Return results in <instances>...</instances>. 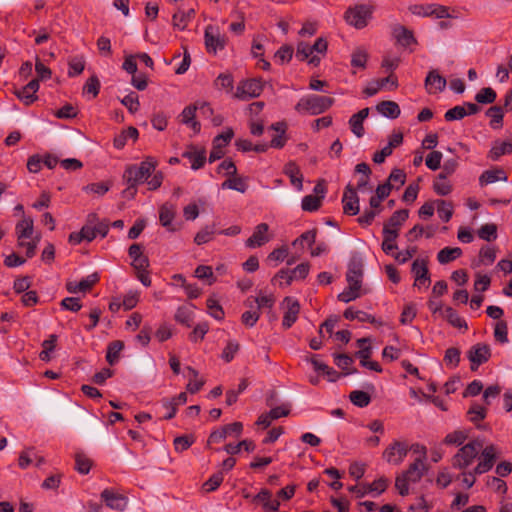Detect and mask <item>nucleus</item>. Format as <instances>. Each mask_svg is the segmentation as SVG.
Here are the masks:
<instances>
[{"label": "nucleus", "instance_id": "nucleus-1", "mask_svg": "<svg viewBox=\"0 0 512 512\" xmlns=\"http://www.w3.org/2000/svg\"><path fill=\"white\" fill-rule=\"evenodd\" d=\"M157 161L153 157H147L139 165L126 167L122 179L124 183H131L134 186L144 183L154 173Z\"/></svg>", "mask_w": 512, "mask_h": 512}, {"label": "nucleus", "instance_id": "nucleus-2", "mask_svg": "<svg viewBox=\"0 0 512 512\" xmlns=\"http://www.w3.org/2000/svg\"><path fill=\"white\" fill-rule=\"evenodd\" d=\"M426 470L423 458H416L406 471L398 475L395 479V487L401 496L409 493V483H417L421 480Z\"/></svg>", "mask_w": 512, "mask_h": 512}, {"label": "nucleus", "instance_id": "nucleus-3", "mask_svg": "<svg viewBox=\"0 0 512 512\" xmlns=\"http://www.w3.org/2000/svg\"><path fill=\"white\" fill-rule=\"evenodd\" d=\"M333 104L334 99L331 97L312 94L302 97L295 105V110L301 114L318 115L328 110Z\"/></svg>", "mask_w": 512, "mask_h": 512}, {"label": "nucleus", "instance_id": "nucleus-4", "mask_svg": "<svg viewBox=\"0 0 512 512\" xmlns=\"http://www.w3.org/2000/svg\"><path fill=\"white\" fill-rule=\"evenodd\" d=\"M482 448L483 442L481 440L475 439L470 441L453 456L452 466L460 470L466 469L474 462Z\"/></svg>", "mask_w": 512, "mask_h": 512}, {"label": "nucleus", "instance_id": "nucleus-5", "mask_svg": "<svg viewBox=\"0 0 512 512\" xmlns=\"http://www.w3.org/2000/svg\"><path fill=\"white\" fill-rule=\"evenodd\" d=\"M373 9L368 5H356L346 10L344 18L346 22L355 27L356 29H362L367 26L368 21L371 19Z\"/></svg>", "mask_w": 512, "mask_h": 512}, {"label": "nucleus", "instance_id": "nucleus-6", "mask_svg": "<svg viewBox=\"0 0 512 512\" xmlns=\"http://www.w3.org/2000/svg\"><path fill=\"white\" fill-rule=\"evenodd\" d=\"M409 446L406 442L394 441L383 451V459L392 465H400L407 453Z\"/></svg>", "mask_w": 512, "mask_h": 512}, {"label": "nucleus", "instance_id": "nucleus-7", "mask_svg": "<svg viewBox=\"0 0 512 512\" xmlns=\"http://www.w3.org/2000/svg\"><path fill=\"white\" fill-rule=\"evenodd\" d=\"M263 91V84L260 79H249L239 83L235 97L240 100H248L258 97Z\"/></svg>", "mask_w": 512, "mask_h": 512}, {"label": "nucleus", "instance_id": "nucleus-8", "mask_svg": "<svg viewBox=\"0 0 512 512\" xmlns=\"http://www.w3.org/2000/svg\"><path fill=\"white\" fill-rule=\"evenodd\" d=\"M467 357L471 362V370L476 371L480 365L486 363L490 359V347L484 343H477L469 349Z\"/></svg>", "mask_w": 512, "mask_h": 512}, {"label": "nucleus", "instance_id": "nucleus-9", "mask_svg": "<svg viewBox=\"0 0 512 512\" xmlns=\"http://www.w3.org/2000/svg\"><path fill=\"white\" fill-rule=\"evenodd\" d=\"M243 424L241 422H234L225 426H222L212 431L207 440V446L209 447L213 443H220L225 440L228 435L239 436L242 433Z\"/></svg>", "mask_w": 512, "mask_h": 512}, {"label": "nucleus", "instance_id": "nucleus-10", "mask_svg": "<svg viewBox=\"0 0 512 512\" xmlns=\"http://www.w3.org/2000/svg\"><path fill=\"white\" fill-rule=\"evenodd\" d=\"M480 461L473 469L474 474L481 475L492 469L497 459V448L494 445H488L481 449Z\"/></svg>", "mask_w": 512, "mask_h": 512}, {"label": "nucleus", "instance_id": "nucleus-11", "mask_svg": "<svg viewBox=\"0 0 512 512\" xmlns=\"http://www.w3.org/2000/svg\"><path fill=\"white\" fill-rule=\"evenodd\" d=\"M176 213V205L169 202L162 204L159 209L160 224L169 232H176L180 229V225L173 223Z\"/></svg>", "mask_w": 512, "mask_h": 512}, {"label": "nucleus", "instance_id": "nucleus-12", "mask_svg": "<svg viewBox=\"0 0 512 512\" xmlns=\"http://www.w3.org/2000/svg\"><path fill=\"white\" fill-rule=\"evenodd\" d=\"M282 305H285L286 307L283 315L282 327L284 330H287L297 321L300 313V304L298 300L287 296L284 298Z\"/></svg>", "mask_w": 512, "mask_h": 512}, {"label": "nucleus", "instance_id": "nucleus-13", "mask_svg": "<svg viewBox=\"0 0 512 512\" xmlns=\"http://www.w3.org/2000/svg\"><path fill=\"white\" fill-rule=\"evenodd\" d=\"M411 271L415 276L414 286L421 288L422 286L428 287L431 280L430 274L425 260L416 259L412 263Z\"/></svg>", "mask_w": 512, "mask_h": 512}, {"label": "nucleus", "instance_id": "nucleus-14", "mask_svg": "<svg viewBox=\"0 0 512 512\" xmlns=\"http://www.w3.org/2000/svg\"><path fill=\"white\" fill-rule=\"evenodd\" d=\"M356 190L351 184H348L345 188L342 203L343 211L347 215L354 216L359 213V197Z\"/></svg>", "mask_w": 512, "mask_h": 512}, {"label": "nucleus", "instance_id": "nucleus-15", "mask_svg": "<svg viewBox=\"0 0 512 512\" xmlns=\"http://www.w3.org/2000/svg\"><path fill=\"white\" fill-rule=\"evenodd\" d=\"M101 499L109 508L117 511H124L128 504L127 497L111 489H104L101 493Z\"/></svg>", "mask_w": 512, "mask_h": 512}, {"label": "nucleus", "instance_id": "nucleus-16", "mask_svg": "<svg viewBox=\"0 0 512 512\" xmlns=\"http://www.w3.org/2000/svg\"><path fill=\"white\" fill-rule=\"evenodd\" d=\"M225 37L221 36L212 26L205 29V45L208 52L216 53L225 47Z\"/></svg>", "mask_w": 512, "mask_h": 512}, {"label": "nucleus", "instance_id": "nucleus-17", "mask_svg": "<svg viewBox=\"0 0 512 512\" xmlns=\"http://www.w3.org/2000/svg\"><path fill=\"white\" fill-rule=\"evenodd\" d=\"M363 278V263L361 259L352 258L348 264L346 280L349 285L361 287Z\"/></svg>", "mask_w": 512, "mask_h": 512}, {"label": "nucleus", "instance_id": "nucleus-18", "mask_svg": "<svg viewBox=\"0 0 512 512\" xmlns=\"http://www.w3.org/2000/svg\"><path fill=\"white\" fill-rule=\"evenodd\" d=\"M446 84V79L437 70L429 71L425 78V89L428 94H437L444 91Z\"/></svg>", "mask_w": 512, "mask_h": 512}, {"label": "nucleus", "instance_id": "nucleus-19", "mask_svg": "<svg viewBox=\"0 0 512 512\" xmlns=\"http://www.w3.org/2000/svg\"><path fill=\"white\" fill-rule=\"evenodd\" d=\"M269 226L266 223H260L255 227L251 237L246 240V246L249 248L261 247L269 242Z\"/></svg>", "mask_w": 512, "mask_h": 512}, {"label": "nucleus", "instance_id": "nucleus-20", "mask_svg": "<svg viewBox=\"0 0 512 512\" xmlns=\"http://www.w3.org/2000/svg\"><path fill=\"white\" fill-rule=\"evenodd\" d=\"M183 158H187L191 162V168L198 170L202 168L206 162L205 149H197V147L190 145L182 154Z\"/></svg>", "mask_w": 512, "mask_h": 512}, {"label": "nucleus", "instance_id": "nucleus-21", "mask_svg": "<svg viewBox=\"0 0 512 512\" xmlns=\"http://www.w3.org/2000/svg\"><path fill=\"white\" fill-rule=\"evenodd\" d=\"M392 34L397 43L403 47L417 43L413 32L402 25H395L392 29Z\"/></svg>", "mask_w": 512, "mask_h": 512}, {"label": "nucleus", "instance_id": "nucleus-22", "mask_svg": "<svg viewBox=\"0 0 512 512\" xmlns=\"http://www.w3.org/2000/svg\"><path fill=\"white\" fill-rule=\"evenodd\" d=\"M270 129L276 131L278 134L271 139L269 146L277 149L283 148L287 141L285 136L287 124L283 121L276 122L270 126Z\"/></svg>", "mask_w": 512, "mask_h": 512}, {"label": "nucleus", "instance_id": "nucleus-23", "mask_svg": "<svg viewBox=\"0 0 512 512\" xmlns=\"http://www.w3.org/2000/svg\"><path fill=\"white\" fill-rule=\"evenodd\" d=\"M196 111V105L186 106L180 114V117L183 124L190 126L195 133H199L201 124L195 120Z\"/></svg>", "mask_w": 512, "mask_h": 512}, {"label": "nucleus", "instance_id": "nucleus-24", "mask_svg": "<svg viewBox=\"0 0 512 512\" xmlns=\"http://www.w3.org/2000/svg\"><path fill=\"white\" fill-rule=\"evenodd\" d=\"M512 153V141H495L488 153V158L497 161L501 156Z\"/></svg>", "mask_w": 512, "mask_h": 512}, {"label": "nucleus", "instance_id": "nucleus-25", "mask_svg": "<svg viewBox=\"0 0 512 512\" xmlns=\"http://www.w3.org/2000/svg\"><path fill=\"white\" fill-rule=\"evenodd\" d=\"M376 110L390 119L398 118L401 113L399 105L394 101H381L376 105Z\"/></svg>", "mask_w": 512, "mask_h": 512}, {"label": "nucleus", "instance_id": "nucleus-26", "mask_svg": "<svg viewBox=\"0 0 512 512\" xmlns=\"http://www.w3.org/2000/svg\"><path fill=\"white\" fill-rule=\"evenodd\" d=\"M15 231L18 241L31 238L34 231L33 219L31 217H24L17 223Z\"/></svg>", "mask_w": 512, "mask_h": 512}, {"label": "nucleus", "instance_id": "nucleus-27", "mask_svg": "<svg viewBox=\"0 0 512 512\" xmlns=\"http://www.w3.org/2000/svg\"><path fill=\"white\" fill-rule=\"evenodd\" d=\"M344 317L348 320L357 319L360 322H368L375 325H382V322L378 321L373 315L368 314L364 311L354 310L352 307H349L344 311Z\"/></svg>", "mask_w": 512, "mask_h": 512}, {"label": "nucleus", "instance_id": "nucleus-28", "mask_svg": "<svg viewBox=\"0 0 512 512\" xmlns=\"http://www.w3.org/2000/svg\"><path fill=\"white\" fill-rule=\"evenodd\" d=\"M497 181H507V175L503 169L486 170L479 177V183L481 186L492 184Z\"/></svg>", "mask_w": 512, "mask_h": 512}, {"label": "nucleus", "instance_id": "nucleus-29", "mask_svg": "<svg viewBox=\"0 0 512 512\" xmlns=\"http://www.w3.org/2000/svg\"><path fill=\"white\" fill-rule=\"evenodd\" d=\"M284 173L290 178L292 185H294L298 190H302L303 177L295 162H288L284 167Z\"/></svg>", "mask_w": 512, "mask_h": 512}, {"label": "nucleus", "instance_id": "nucleus-30", "mask_svg": "<svg viewBox=\"0 0 512 512\" xmlns=\"http://www.w3.org/2000/svg\"><path fill=\"white\" fill-rule=\"evenodd\" d=\"M124 349V342L121 340H114L107 346L106 361L111 365L118 363L120 353Z\"/></svg>", "mask_w": 512, "mask_h": 512}, {"label": "nucleus", "instance_id": "nucleus-31", "mask_svg": "<svg viewBox=\"0 0 512 512\" xmlns=\"http://www.w3.org/2000/svg\"><path fill=\"white\" fill-rule=\"evenodd\" d=\"M356 357H358L360 359V364L363 366V367H366L370 370H373L375 372H381L382 371V368L381 366L375 362V361H370V356H371V347L367 346V347H364L362 349H360L358 352H356Z\"/></svg>", "mask_w": 512, "mask_h": 512}, {"label": "nucleus", "instance_id": "nucleus-32", "mask_svg": "<svg viewBox=\"0 0 512 512\" xmlns=\"http://www.w3.org/2000/svg\"><path fill=\"white\" fill-rule=\"evenodd\" d=\"M138 136V130L133 126H130L126 130L122 131L121 134L114 138V147L117 149H122L126 145L128 139L136 141L138 139Z\"/></svg>", "mask_w": 512, "mask_h": 512}, {"label": "nucleus", "instance_id": "nucleus-33", "mask_svg": "<svg viewBox=\"0 0 512 512\" xmlns=\"http://www.w3.org/2000/svg\"><path fill=\"white\" fill-rule=\"evenodd\" d=\"M195 10L189 9L188 11H178L173 15V25L174 27L184 30L188 23L194 18Z\"/></svg>", "mask_w": 512, "mask_h": 512}, {"label": "nucleus", "instance_id": "nucleus-34", "mask_svg": "<svg viewBox=\"0 0 512 512\" xmlns=\"http://www.w3.org/2000/svg\"><path fill=\"white\" fill-rule=\"evenodd\" d=\"M462 255V250L459 247H445L437 254V260L441 264H447Z\"/></svg>", "mask_w": 512, "mask_h": 512}, {"label": "nucleus", "instance_id": "nucleus-35", "mask_svg": "<svg viewBox=\"0 0 512 512\" xmlns=\"http://www.w3.org/2000/svg\"><path fill=\"white\" fill-rule=\"evenodd\" d=\"M469 420L476 425L477 428H481V426L478 424L479 421L486 418L487 415V409L483 407L482 405L474 402L470 406L468 412H467Z\"/></svg>", "mask_w": 512, "mask_h": 512}, {"label": "nucleus", "instance_id": "nucleus-36", "mask_svg": "<svg viewBox=\"0 0 512 512\" xmlns=\"http://www.w3.org/2000/svg\"><path fill=\"white\" fill-rule=\"evenodd\" d=\"M216 234L215 225H206L194 237V242L197 245H203L210 242Z\"/></svg>", "mask_w": 512, "mask_h": 512}, {"label": "nucleus", "instance_id": "nucleus-37", "mask_svg": "<svg viewBox=\"0 0 512 512\" xmlns=\"http://www.w3.org/2000/svg\"><path fill=\"white\" fill-rule=\"evenodd\" d=\"M486 115L491 117L490 126L493 129L502 127L504 112L501 106H492L486 111Z\"/></svg>", "mask_w": 512, "mask_h": 512}, {"label": "nucleus", "instance_id": "nucleus-38", "mask_svg": "<svg viewBox=\"0 0 512 512\" xmlns=\"http://www.w3.org/2000/svg\"><path fill=\"white\" fill-rule=\"evenodd\" d=\"M244 448L247 452H252L255 449V444L252 440H242L238 444H227L224 447V451L227 452L230 455H234L240 452V450Z\"/></svg>", "mask_w": 512, "mask_h": 512}, {"label": "nucleus", "instance_id": "nucleus-39", "mask_svg": "<svg viewBox=\"0 0 512 512\" xmlns=\"http://www.w3.org/2000/svg\"><path fill=\"white\" fill-rule=\"evenodd\" d=\"M221 187H222V189H231V190H236L238 192L244 193L247 190L248 185H247L245 179H243L241 177L234 176L233 178H228L227 180H225L221 184Z\"/></svg>", "mask_w": 512, "mask_h": 512}, {"label": "nucleus", "instance_id": "nucleus-40", "mask_svg": "<svg viewBox=\"0 0 512 512\" xmlns=\"http://www.w3.org/2000/svg\"><path fill=\"white\" fill-rule=\"evenodd\" d=\"M350 401L357 407H367L371 402V397L367 392L354 390L349 395Z\"/></svg>", "mask_w": 512, "mask_h": 512}, {"label": "nucleus", "instance_id": "nucleus-41", "mask_svg": "<svg viewBox=\"0 0 512 512\" xmlns=\"http://www.w3.org/2000/svg\"><path fill=\"white\" fill-rule=\"evenodd\" d=\"M434 191L441 196H446L452 191V186L444 175H438L433 183Z\"/></svg>", "mask_w": 512, "mask_h": 512}, {"label": "nucleus", "instance_id": "nucleus-42", "mask_svg": "<svg viewBox=\"0 0 512 512\" xmlns=\"http://www.w3.org/2000/svg\"><path fill=\"white\" fill-rule=\"evenodd\" d=\"M409 216V211L406 209L395 211L392 216L389 218L387 223L384 225H389L390 228L399 229V227L406 221Z\"/></svg>", "mask_w": 512, "mask_h": 512}, {"label": "nucleus", "instance_id": "nucleus-43", "mask_svg": "<svg viewBox=\"0 0 512 512\" xmlns=\"http://www.w3.org/2000/svg\"><path fill=\"white\" fill-rule=\"evenodd\" d=\"M496 97L497 94L491 87H485L475 95V100L479 104H492Z\"/></svg>", "mask_w": 512, "mask_h": 512}, {"label": "nucleus", "instance_id": "nucleus-44", "mask_svg": "<svg viewBox=\"0 0 512 512\" xmlns=\"http://www.w3.org/2000/svg\"><path fill=\"white\" fill-rule=\"evenodd\" d=\"M478 237L485 241H493L497 238V226L493 223L484 224L477 232Z\"/></svg>", "mask_w": 512, "mask_h": 512}, {"label": "nucleus", "instance_id": "nucleus-45", "mask_svg": "<svg viewBox=\"0 0 512 512\" xmlns=\"http://www.w3.org/2000/svg\"><path fill=\"white\" fill-rule=\"evenodd\" d=\"M444 313L445 318L453 327L465 329L468 328L466 321L463 318H461L453 308L447 307Z\"/></svg>", "mask_w": 512, "mask_h": 512}, {"label": "nucleus", "instance_id": "nucleus-46", "mask_svg": "<svg viewBox=\"0 0 512 512\" xmlns=\"http://www.w3.org/2000/svg\"><path fill=\"white\" fill-rule=\"evenodd\" d=\"M187 370L189 373L188 376L190 377L187 390L192 394L197 393L203 387L204 380H197L198 372L194 368L187 367Z\"/></svg>", "mask_w": 512, "mask_h": 512}, {"label": "nucleus", "instance_id": "nucleus-47", "mask_svg": "<svg viewBox=\"0 0 512 512\" xmlns=\"http://www.w3.org/2000/svg\"><path fill=\"white\" fill-rule=\"evenodd\" d=\"M92 461L83 453L75 455V469L80 474H88L91 469Z\"/></svg>", "mask_w": 512, "mask_h": 512}, {"label": "nucleus", "instance_id": "nucleus-48", "mask_svg": "<svg viewBox=\"0 0 512 512\" xmlns=\"http://www.w3.org/2000/svg\"><path fill=\"white\" fill-rule=\"evenodd\" d=\"M437 212L440 219L448 222L453 215V205L445 200H437Z\"/></svg>", "mask_w": 512, "mask_h": 512}, {"label": "nucleus", "instance_id": "nucleus-49", "mask_svg": "<svg viewBox=\"0 0 512 512\" xmlns=\"http://www.w3.org/2000/svg\"><path fill=\"white\" fill-rule=\"evenodd\" d=\"M175 320L180 324L190 327L193 321V312L189 308L181 306L175 313Z\"/></svg>", "mask_w": 512, "mask_h": 512}, {"label": "nucleus", "instance_id": "nucleus-50", "mask_svg": "<svg viewBox=\"0 0 512 512\" xmlns=\"http://www.w3.org/2000/svg\"><path fill=\"white\" fill-rule=\"evenodd\" d=\"M361 287L349 285L348 287L338 295V300L344 303L351 302L360 297Z\"/></svg>", "mask_w": 512, "mask_h": 512}, {"label": "nucleus", "instance_id": "nucleus-51", "mask_svg": "<svg viewBox=\"0 0 512 512\" xmlns=\"http://www.w3.org/2000/svg\"><path fill=\"white\" fill-rule=\"evenodd\" d=\"M367 58V52L363 48H357L351 55V65L364 69L366 67Z\"/></svg>", "mask_w": 512, "mask_h": 512}, {"label": "nucleus", "instance_id": "nucleus-52", "mask_svg": "<svg viewBox=\"0 0 512 512\" xmlns=\"http://www.w3.org/2000/svg\"><path fill=\"white\" fill-rule=\"evenodd\" d=\"M208 313L216 320L224 318V311L219 302L214 298H208L206 301Z\"/></svg>", "mask_w": 512, "mask_h": 512}, {"label": "nucleus", "instance_id": "nucleus-53", "mask_svg": "<svg viewBox=\"0 0 512 512\" xmlns=\"http://www.w3.org/2000/svg\"><path fill=\"white\" fill-rule=\"evenodd\" d=\"M467 438L468 433L466 431L458 430L447 434L444 438V443L459 446L462 445Z\"/></svg>", "mask_w": 512, "mask_h": 512}, {"label": "nucleus", "instance_id": "nucleus-54", "mask_svg": "<svg viewBox=\"0 0 512 512\" xmlns=\"http://www.w3.org/2000/svg\"><path fill=\"white\" fill-rule=\"evenodd\" d=\"M321 201H322V199H320L317 196L306 195L302 199L301 207H302V209L304 211L314 212V211H317L320 208Z\"/></svg>", "mask_w": 512, "mask_h": 512}, {"label": "nucleus", "instance_id": "nucleus-55", "mask_svg": "<svg viewBox=\"0 0 512 512\" xmlns=\"http://www.w3.org/2000/svg\"><path fill=\"white\" fill-rule=\"evenodd\" d=\"M121 103L128 109V111L132 114L136 113L139 110L140 102L138 95L135 92H130L126 95Z\"/></svg>", "mask_w": 512, "mask_h": 512}, {"label": "nucleus", "instance_id": "nucleus-56", "mask_svg": "<svg viewBox=\"0 0 512 512\" xmlns=\"http://www.w3.org/2000/svg\"><path fill=\"white\" fill-rule=\"evenodd\" d=\"M223 479V471H218L210 476V478L203 484V489L206 492L215 491L221 485Z\"/></svg>", "mask_w": 512, "mask_h": 512}, {"label": "nucleus", "instance_id": "nucleus-57", "mask_svg": "<svg viewBox=\"0 0 512 512\" xmlns=\"http://www.w3.org/2000/svg\"><path fill=\"white\" fill-rule=\"evenodd\" d=\"M461 352L456 347H450L445 351L444 362L447 366L455 368L460 362Z\"/></svg>", "mask_w": 512, "mask_h": 512}, {"label": "nucleus", "instance_id": "nucleus-58", "mask_svg": "<svg viewBox=\"0 0 512 512\" xmlns=\"http://www.w3.org/2000/svg\"><path fill=\"white\" fill-rule=\"evenodd\" d=\"M465 116H467L466 108L465 106L457 105L449 110L446 111L444 114V118L446 121H455V120H461Z\"/></svg>", "mask_w": 512, "mask_h": 512}, {"label": "nucleus", "instance_id": "nucleus-59", "mask_svg": "<svg viewBox=\"0 0 512 512\" xmlns=\"http://www.w3.org/2000/svg\"><path fill=\"white\" fill-rule=\"evenodd\" d=\"M69 70L68 75L70 77L77 76L81 74L85 67V62L81 57H74L69 60Z\"/></svg>", "mask_w": 512, "mask_h": 512}, {"label": "nucleus", "instance_id": "nucleus-60", "mask_svg": "<svg viewBox=\"0 0 512 512\" xmlns=\"http://www.w3.org/2000/svg\"><path fill=\"white\" fill-rule=\"evenodd\" d=\"M494 337L498 342L502 344L508 342V328L506 322L499 321L496 323L494 329Z\"/></svg>", "mask_w": 512, "mask_h": 512}, {"label": "nucleus", "instance_id": "nucleus-61", "mask_svg": "<svg viewBox=\"0 0 512 512\" xmlns=\"http://www.w3.org/2000/svg\"><path fill=\"white\" fill-rule=\"evenodd\" d=\"M293 57V48L290 45H282L275 53V58L281 63H288Z\"/></svg>", "mask_w": 512, "mask_h": 512}, {"label": "nucleus", "instance_id": "nucleus-62", "mask_svg": "<svg viewBox=\"0 0 512 512\" xmlns=\"http://www.w3.org/2000/svg\"><path fill=\"white\" fill-rule=\"evenodd\" d=\"M60 306L64 310L78 312L82 308V304L78 297H66L60 302Z\"/></svg>", "mask_w": 512, "mask_h": 512}, {"label": "nucleus", "instance_id": "nucleus-63", "mask_svg": "<svg viewBox=\"0 0 512 512\" xmlns=\"http://www.w3.org/2000/svg\"><path fill=\"white\" fill-rule=\"evenodd\" d=\"M239 343L236 342V341H229L226 345V347L223 349V352H222V359L225 361V362H231L233 360V358L235 357V354L238 352L239 350Z\"/></svg>", "mask_w": 512, "mask_h": 512}, {"label": "nucleus", "instance_id": "nucleus-64", "mask_svg": "<svg viewBox=\"0 0 512 512\" xmlns=\"http://www.w3.org/2000/svg\"><path fill=\"white\" fill-rule=\"evenodd\" d=\"M405 181H406L405 172L401 169L396 168V169H393L392 172L390 173L387 183H391V184H393V187L396 186V188H399L402 185H404Z\"/></svg>", "mask_w": 512, "mask_h": 512}]
</instances>
